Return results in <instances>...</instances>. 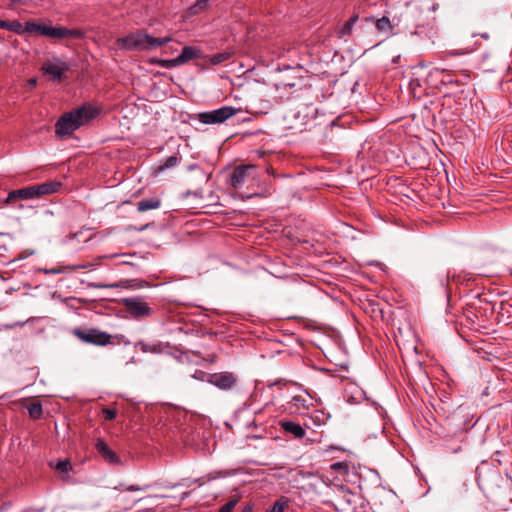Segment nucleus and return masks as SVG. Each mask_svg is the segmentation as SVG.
Wrapping results in <instances>:
<instances>
[{"label":"nucleus","instance_id":"obj_1","mask_svg":"<svg viewBox=\"0 0 512 512\" xmlns=\"http://www.w3.org/2000/svg\"><path fill=\"white\" fill-rule=\"evenodd\" d=\"M99 109L84 104L70 112L64 113L55 124V133L59 137L71 136L81 126L88 124L99 115Z\"/></svg>","mask_w":512,"mask_h":512},{"label":"nucleus","instance_id":"obj_2","mask_svg":"<svg viewBox=\"0 0 512 512\" xmlns=\"http://www.w3.org/2000/svg\"><path fill=\"white\" fill-rule=\"evenodd\" d=\"M170 41L172 38L169 36L156 38L143 31H137L119 38L116 43L120 49L148 51L162 47Z\"/></svg>","mask_w":512,"mask_h":512},{"label":"nucleus","instance_id":"obj_3","mask_svg":"<svg viewBox=\"0 0 512 512\" xmlns=\"http://www.w3.org/2000/svg\"><path fill=\"white\" fill-rule=\"evenodd\" d=\"M27 33H36L50 38L65 39L71 37H80L82 33L77 29H68L65 27H53L43 23L34 21L26 22Z\"/></svg>","mask_w":512,"mask_h":512},{"label":"nucleus","instance_id":"obj_4","mask_svg":"<svg viewBox=\"0 0 512 512\" xmlns=\"http://www.w3.org/2000/svg\"><path fill=\"white\" fill-rule=\"evenodd\" d=\"M201 49L195 46H185L180 55L174 59H159L154 63L165 69H172L201 57Z\"/></svg>","mask_w":512,"mask_h":512},{"label":"nucleus","instance_id":"obj_5","mask_svg":"<svg viewBox=\"0 0 512 512\" xmlns=\"http://www.w3.org/2000/svg\"><path fill=\"white\" fill-rule=\"evenodd\" d=\"M70 69V65L59 58H53L43 63L41 71L49 80L60 82L63 74Z\"/></svg>","mask_w":512,"mask_h":512},{"label":"nucleus","instance_id":"obj_6","mask_svg":"<svg viewBox=\"0 0 512 512\" xmlns=\"http://www.w3.org/2000/svg\"><path fill=\"white\" fill-rule=\"evenodd\" d=\"M74 334L83 342L105 346L111 343V335L98 329H76Z\"/></svg>","mask_w":512,"mask_h":512},{"label":"nucleus","instance_id":"obj_7","mask_svg":"<svg viewBox=\"0 0 512 512\" xmlns=\"http://www.w3.org/2000/svg\"><path fill=\"white\" fill-rule=\"evenodd\" d=\"M236 114V109L231 106H223L198 115V119L203 124H219Z\"/></svg>","mask_w":512,"mask_h":512},{"label":"nucleus","instance_id":"obj_8","mask_svg":"<svg viewBox=\"0 0 512 512\" xmlns=\"http://www.w3.org/2000/svg\"><path fill=\"white\" fill-rule=\"evenodd\" d=\"M255 165H240L236 167L230 178V183L235 189H241L247 182L256 178Z\"/></svg>","mask_w":512,"mask_h":512},{"label":"nucleus","instance_id":"obj_9","mask_svg":"<svg viewBox=\"0 0 512 512\" xmlns=\"http://www.w3.org/2000/svg\"><path fill=\"white\" fill-rule=\"evenodd\" d=\"M127 312L134 318H144L152 315V309L140 297L125 298L123 300Z\"/></svg>","mask_w":512,"mask_h":512},{"label":"nucleus","instance_id":"obj_10","mask_svg":"<svg viewBox=\"0 0 512 512\" xmlns=\"http://www.w3.org/2000/svg\"><path fill=\"white\" fill-rule=\"evenodd\" d=\"M209 383L220 390L228 391L237 385L238 376L229 371L211 373Z\"/></svg>","mask_w":512,"mask_h":512},{"label":"nucleus","instance_id":"obj_11","mask_svg":"<svg viewBox=\"0 0 512 512\" xmlns=\"http://www.w3.org/2000/svg\"><path fill=\"white\" fill-rule=\"evenodd\" d=\"M344 397L348 403L358 404L366 399V394L358 384L348 382L344 388Z\"/></svg>","mask_w":512,"mask_h":512},{"label":"nucleus","instance_id":"obj_12","mask_svg":"<svg viewBox=\"0 0 512 512\" xmlns=\"http://www.w3.org/2000/svg\"><path fill=\"white\" fill-rule=\"evenodd\" d=\"M95 448L98 453L110 464H120L121 460L118 455L109 448L107 443L102 439H97Z\"/></svg>","mask_w":512,"mask_h":512},{"label":"nucleus","instance_id":"obj_13","mask_svg":"<svg viewBox=\"0 0 512 512\" xmlns=\"http://www.w3.org/2000/svg\"><path fill=\"white\" fill-rule=\"evenodd\" d=\"M310 406H311V402L301 395H296V396L292 397V399L289 403V409L292 412H295L298 414H302V413L306 412Z\"/></svg>","mask_w":512,"mask_h":512},{"label":"nucleus","instance_id":"obj_14","mask_svg":"<svg viewBox=\"0 0 512 512\" xmlns=\"http://www.w3.org/2000/svg\"><path fill=\"white\" fill-rule=\"evenodd\" d=\"M280 426L286 433L292 434L298 439H302L306 434L305 429L293 421H281Z\"/></svg>","mask_w":512,"mask_h":512},{"label":"nucleus","instance_id":"obj_15","mask_svg":"<svg viewBox=\"0 0 512 512\" xmlns=\"http://www.w3.org/2000/svg\"><path fill=\"white\" fill-rule=\"evenodd\" d=\"M36 196L37 198L43 195H49L53 194L58 191V189L61 187L60 182L52 181V182H45L39 185H34Z\"/></svg>","mask_w":512,"mask_h":512},{"label":"nucleus","instance_id":"obj_16","mask_svg":"<svg viewBox=\"0 0 512 512\" xmlns=\"http://www.w3.org/2000/svg\"><path fill=\"white\" fill-rule=\"evenodd\" d=\"M135 349H139L143 353L160 354L163 351V347L158 342H144L142 340L134 344Z\"/></svg>","mask_w":512,"mask_h":512},{"label":"nucleus","instance_id":"obj_17","mask_svg":"<svg viewBox=\"0 0 512 512\" xmlns=\"http://www.w3.org/2000/svg\"><path fill=\"white\" fill-rule=\"evenodd\" d=\"M13 198H21L25 200L37 198L35 186H30L10 192L8 195V200Z\"/></svg>","mask_w":512,"mask_h":512},{"label":"nucleus","instance_id":"obj_18","mask_svg":"<svg viewBox=\"0 0 512 512\" xmlns=\"http://www.w3.org/2000/svg\"><path fill=\"white\" fill-rule=\"evenodd\" d=\"M161 206V200L158 198L142 199L137 203V210L145 212L148 210L158 209Z\"/></svg>","mask_w":512,"mask_h":512},{"label":"nucleus","instance_id":"obj_19","mask_svg":"<svg viewBox=\"0 0 512 512\" xmlns=\"http://www.w3.org/2000/svg\"><path fill=\"white\" fill-rule=\"evenodd\" d=\"M2 29L12 31L19 35L27 33L26 22L24 24H22L21 22H19L17 20L4 21V24H2Z\"/></svg>","mask_w":512,"mask_h":512},{"label":"nucleus","instance_id":"obj_20","mask_svg":"<svg viewBox=\"0 0 512 512\" xmlns=\"http://www.w3.org/2000/svg\"><path fill=\"white\" fill-rule=\"evenodd\" d=\"M357 21L358 15H354L348 21H346L338 32L339 38H343L346 35H350L352 33L353 26Z\"/></svg>","mask_w":512,"mask_h":512},{"label":"nucleus","instance_id":"obj_21","mask_svg":"<svg viewBox=\"0 0 512 512\" xmlns=\"http://www.w3.org/2000/svg\"><path fill=\"white\" fill-rule=\"evenodd\" d=\"M26 408L29 412V415L34 419H39L43 414L42 405L38 401L29 403L26 405Z\"/></svg>","mask_w":512,"mask_h":512},{"label":"nucleus","instance_id":"obj_22","mask_svg":"<svg viewBox=\"0 0 512 512\" xmlns=\"http://www.w3.org/2000/svg\"><path fill=\"white\" fill-rule=\"evenodd\" d=\"M208 6V0H197V2L189 7L187 14L189 16H194L196 14L201 13L204 11Z\"/></svg>","mask_w":512,"mask_h":512},{"label":"nucleus","instance_id":"obj_23","mask_svg":"<svg viewBox=\"0 0 512 512\" xmlns=\"http://www.w3.org/2000/svg\"><path fill=\"white\" fill-rule=\"evenodd\" d=\"M375 26L378 31H382V32H390L393 29L391 21L387 17H382V18L378 19L375 23Z\"/></svg>","mask_w":512,"mask_h":512},{"label":"nucleus","instance_id":"obj_24","mask_svg":"<svg viewBox=\"0 0 512 512\" xmlns=\"http://www.w3.org/2000/svg\"><path fill=\"white\" fill-rule=\"evenodd\" d=\"M288 502L287 498L281 497L266 512H284L285 508L288 506Z\"/></svg>","mask_w":512,"mask_h":512},{"label":"nucleus","instance_id":"obj_25","mask_svg":"<svg viewBox=\"0 0 512 512\" xmlns=\"http://www.w3.org/2000/svg\"><path fill=\"white\" fill-rule=\"evenodd\" d=\"M177 164H178V158L176 156H170L165 160L164 164L159 166L158 171L162 172L167 168L176 166Z\"/></svg>","mask_w":512,"mask_h":512},{"label":"nucleus","instance_id":"obj_26","mask_svg":"<svg viewBox=\"0 0 512 512\" xmlns=\"http://www.w3.org/2000/svg\"><path fill=\"white\" fill-rule=\"evenodd\" d=\"M431 74H442L443 78L441 79V81L445 84L454 83V80L452 79L451 75L449 73H446L444 69L435 68L431 72ZM455 83H457V81H455Z\"/></svg>","mask_w":512,"mask_h":512},{"label":"nucleus","instance_id":"obj_27","mask_svg":"<svg viewBox=\"0 0 512 512\" xmlns=\"http://www.w3.org/2000/svg\"><path fill=\"white\" fill-rule=\"evenodd\" d=\"M55 469L61 473H68L69 471H71L72 465H71L70 461L66 459V460L59 461L56 464Z\"/></svg>","mask_w":512,"mask_h":512},{"label":"nucleus","instance_id":"obj_28","mask_svg":"<svg viewBox=\"0 0 512 512\" xmlns=\"http://www.w3.org/2000/svg\"><path fill=\"white\" fill-rule=\"evenodd\" d=\"M331 469L334 471L343 473V474H347L349 467H348V464L345 462H335V463L331 464Z\"/></svg>","mask_w":512,"mask_h":512},{"label":"nucleus","instance_id":"obj_29","mask_svg":"<svg viewBox=\"0 0 512 512\" xmlns=\"http://www.w3.org/2000/svg\"><path fill=\"white\" fill-rule=\"evenodd\" d=\"M183 198H187L189 196H194L195 198L202 199L203 198V189L202 187H197L195 190H187L183 193Z\"/></svg>","mask_w":512,"mask_h":512},{"label":"nucleus","instance_id":"obj_30","mask_svg":"<svg viewBox=\"0 0 512 512\" xmlns=\"http://www.w3.org/2000/svg\"><path fill=\"white\" fill-rule=\"evenodd\" d=\"M191 169L195 170L197 175L196 178L199 180L200 183L206 184L210 178L208 174H206L203 170H201L198 167H191Z\"/></svg>","mask_w":512,"mask_h":512},{"label":"nucleus","instance_id":"obj_31","mask_svg":"<svg viewBox=\"0 0 512 512\" xmlns=\"http://www.w3.org/2000/svg\"><path fill=\"white\" fill-rule=\"evenodd\" d=\"M192 377L196 380L209 383L210 373H206L202 370H196Z\"/></svg>","mask_w":512,"mask_h":512},{"label":"nucleus","instance_id":"obj_32","mask_svg":"<svg viewBox=\"0 0 512 512\" xmlns=\"http://www.w3.org/2000/svg\"><path fill=\"white\" fill-rule=\"evenodd\" d=\"M230 58L229 53H218L216 55H213L211 58V62L213 64H220Z\"/></svg>","mask_w":512,"mask_h":512},{"label":"nucleus","instance_id":"obj_33","mask_svg":"<svg viewBox=\"0 0 512 512\" xmlns=\"http://www.w3.org/2000/svg\"><path fill=\"white\" fill-rule=\"evenodd\" d=\"M236 504L237 500H230L220 508L219 512H232Z\"/></svg>","mask_w":512,"mask_h":512},{"label":"nucleus","instance_id":"obj_34","mask_svg":"<svg viewBox=\"0 0 512 512\" xmlns=\"http://www.w3.org/2000/svg\"><path fill=\"white\" fill-rule=\"evenodd\" d=\"M102 412L106 420H113L116 417V411L114 409L104 408Z\"/></svg>","mask_w":512,"mask_h":512},{"label":"nucleus","instance_id":"obj_35","mask_svg":"<svg viewBox=\"0 0 512 512\" xmlns=\"http://www.w3.org/2000/svg\"><path fill=\"white\" fill-rule=\"evenodd\" d=\"M146 488H148V486L142 488V487L135 486V485H129V486L125 487V490L134 492V491H141V490H144Z\"/></svg>","mask_w":512,"mask_h":512},{"label":"nucleus","instance_id":"obj_36","mask_svg":"<svg viewBox=\"0 0 512 512\" xmlns=\"http://www.w3.org/2000/svg\"><path fill=\"white\" fill-rule=\"evenodd\" d=\"M24 325H25V322H16L13 324H6L4 327H5V329H12L15 326H24Z\"/></svg>","mask_w":512,"mask_h":512},{"label":"nucleus","instance_id":"obj_37","mask_svg":"<svg viewBox=\"0 0 512 512\" xmlns=\"http://www.w3.org/2000/svg\"><path fill=\"white\" fill-rule=\"evenodd\" d=\"M439 9L438 3H433L432 6L429 8L430 11L435 12Z\"/></svg>","mask_w":512,"mask_h":512},{"label":"nucleus","instance_id":"obj_38","mask_svg":"<svg viewBox=\"0 0 512 512\" xmlns=\"http://www.w3.org/2000/svg\"><path fill=\"white\" fill-rule=\"evenodd\" d=\"M37 83V80L35 78H32L28 81V84L30 87H35Z\"/></svg>","mask_w":512,"mask_h":512},{"label":"nucleus","instance_id":"obj_39","mask_svg":"<svg viewBox=\"0 0 512 512\" xmlns=\"http://www.w3.org/2000/svg\"><path fill=\"white\" fill-rule=\"evenodd\" d=\"M481 37H482L483 39H485V40H488V39H489V35H488V33H483V34H481Z\"/></svg>","mask_w":512,"mask_h":512},{"label":"nucleus","instance_id":"obj_40","mask_svg":"<svg viewBox=\"0 0 512 512\" xmlns=\"http://www.w3.org/2000/svg\"><path fill=\"white\" fill-rule=\"evenodd\" d=\"M242 512H253L251 507H245Z\"/></svg>","mask_w":512,"mask_h":512},{"label":"nucleus","instance_id":"obj_41","mask_svg":"<svg viewBox=\"0 0 512 512\" xmlns=\"http://www.w3.org/2000/svg\"><path fill=\"white\" fill-rule=\"evenodd\" d=\"M5 20H0V28L2 29V24H4Z\"/></svg>","mask_w":512,"mask_h":512}]
</instances>
